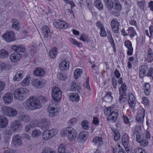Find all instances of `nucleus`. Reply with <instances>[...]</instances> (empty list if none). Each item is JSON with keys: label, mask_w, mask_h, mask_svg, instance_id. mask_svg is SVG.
Wrapping results in <instances>:
<instances>
[{"label": "nucleus", "mask_w": 153, "mask_h": 153, "mask_svg": "<svg viewBox=\"0 0 153 153\" xmlns=\"http://www.w3.org/2000/svg\"><path fill=\"white\" fill-rule=\"evenodd\" d=\"M3 39L7 42H10L15 39V33L12 31H9L7 33L4 34L2 36Z\"/></svg>", "instance_id": "1a4fd4ad"}, {"label": "nucleus", "mask_w": 153, "mask_h": 153, "mask_svg": "<svg viewBox=\"0 0 153 153\" xmlns=\"http://www.w3.org/2000/svg\"><path fill=\"white\" fill-rule=\"evenodd\" d=\"M114 134V139L115 140L118 141L120 139V136L119 131L117 130H114L113 131Z\"/></svg>", "instance_id": "09e8293b"}, {"label": "nucleus", "mask_w": 153, "mask_h": 153, "mask_svg": "<svg viewBox=\"0 0 153 153\" xmlns=\"http://www.w3.org/2000/svg\"><path fill=\"white\" fill-rule=\"evenodd\" d=\"M1 111L4 116L9 117L15 116L17 113L14 108L7 106H2L1 108Z\"/></svg>", "instance_id": "20e7f679"}, {"label": "nucleus", "mask_w": 153, "mask_h": 153, "mask_svg": "<svg viewBox=\"0 0 153 153\" xmlns=\"http://www.w3.org/2000/svg\"><path fill=\"white\" fill-rule=\"evenodd\" d=\"M8 124V120L7 117L4 115L0 116V128L6 127Z\"/></svg>", "instance_id": "412c9836"}, {"label": "nucleus", "mask_w": 153, "mask_h": 153, "mask_svg": "<svg viewBox=\"0 0 153 153\" xmlns=\"http://www.w3.org/2000/svg\"><path fill=\"white\" fill-rule=\"evenodd\" d=\"M62 96V93L60 89L56 86L52 88V97L55 101L59 102L60 101Z\"/></svg>", "instance_id": "39448f33"}, {"label": "nucleus", "mask_w": 153, "mask_h": 153, "mask_svg": "<svg viewBox=\"0 0 153 153\" xmlns=\"http://www.w3.org/2000/svg\"><path fill=\"white\" fill-rule=\"evenodd\" d=\"M41 131L37 129L34 130L31 132V136L33 137H37L41 134Z\"/></svg>", "instance_id": "c03bdc74"}, {"label": "nucleus", "mask_w": 153, "mask_h": 153, "mask_svg": "<svg viewBox=\"0 0 153 153\" xmlns=\"http://www.w3.org/2000/svg\"><path fill=\"white\" fill-rule=\"evenodd\" d=\"M136 153H146L145 151L140 148H137L135 150Z\"/></svg>", "instance_id": "69168bd1"}, {"label": "nucleus", "mask_w": 153, "mask_h": 153, "mask_svg": "<svg viewBox=\"0 0 153 153\" xmlns=\"http://www.w3.org/2000/svg\"><path fill=\"white\" fill-rule=\"evenodd\" d=\"M128 103L131 108H134L135 106V102L134 95L132 94H129Z\"/></svg>", "instance_id": "b1692460"}, {"label": "nucleus", "mask_w": 153, "mask_h": 153, "mask_svg": "<svg viewBox=\"0 0 153 153\" xmlns=\"http://www.w3.org/2000/svg\"><path fill=\"white\" fill-rule=\"evenodd\" d=\"M9 53L7 51L4 49H2L0 50V58H3L8 57Z\"/></svg>", "instance_id": "ea45409f"}, {"label": "nucleus", "mask_w": 153, "mask_h": 153, "mask_svg": "<svg viewBox=\"0 0 153 153\" xmlns=\"http://www.w3.org/2000/svg\"><path fill=\"white\" fill-rule=\"evenodd\" d=\"M50 133H51L48 130H45L42 133L43 140L47 141L52 137V135H51Z\"/></svg>", "instance_id": "bb28decb"}, {"label": "nucleus", "mask_w": 153, "mask_h": 153, "mask_svg": "<svg viewBox=\"0 0 153 153\" xmlns=\"http://www.w3.org/2000/svg\"><path fill=\"white\" fill-rule=\"evenodd\" d=\"M49 112V115L51 117H53L56 116V114L58 113L59 111L58 108H56L55 109L51 108V109H47Z\"/></svg>", "instance_id": "72a5a7b5"}, {"label": "nucleus", "mask_w": 153, "mask_h": 153, "mask_svg": "<svg viewBox=\"0 0 153 153\" xmlns=\"http://www.w3.org/2000/svg\"><path fill=\"white\" fill-rule=\"evenodd\" d=\"M120 25V23L116 19H114L111 21V26L113 31L114 33H117L119 32V26Z\"/></svg>", "instance_id": "ddd939ff"}, {"label": "nucleus", "mask_w": 153, "mask_h": 153, "mask_svg": "<svg viewBox=\"0 0 153 153\" xmlns=\"http://www.w3.org/2000/svg\"><path fill=\"white\" fill-rule=\"evenodd\" d=\"M114 2V11H112L111 13L112 15H114L115 13L121 10H122V7L121 5L118 0H113Z\"/></svg>", "instance_id": "f3484780"}, {"label": "nucleus", "mask_w": 153, "mask_h": 153, "mask_svg": "<svg viewBox=\"0 0 153 153\" xmlns=\"http://www.w3.org/2000/svg\"><path fill=\"white\" fill-rule=\"evenodd\" d=\"M153 60V54L151 48H149L148 50L147 57L146 61L149 62H151Z\"/></svg>", "instance_id": "c9c22d12"}, {"label": "nucleus", "mask_w": 153, "mask_h": 153, "mask_svg": "<svg viewBox=\"0 0 153 153\" xmlns=\"http://www.w3.org/2000/svg\"><path fill=\"white\" fill-rule=\"evenodd\" d=\"M11 48L13 50L18 53L24 52L26 50L25 46L22 45L18 46L16 45H13L11 47Z\"/></svg>", "instance_id": "a211bd4d"}, {"label": "nucleus", "mask_w": 153, "mask_h": 153, "mask_svg": "<svg viewBox=\"0 0 153 153\" xmlns=\"http://www.w3.org/2000/svg\"><path fill=\"white\" fill-rule=\"evenodd\" d=\"M22 57V55L21 54L15 51L10 55V58L12 62H16L20 60Z\"/></svg>", "instance_id": "f8f14e48"}, {"label": "nucleus", "mask_w": 153, "mask_h": 153, "mask_svg": "<svg viewBox=\"0 0 153 153\" xmlns=\"http://www.w3.org/2000/svg\"><path fill=\"white\" fill-rule=\"evenodd\" d=\"M92 142L97 146H99L103 143L102 138L99 137H95L93 140Z\"/></svg>", "instance_id": "473e14b6"}, {"label": "nucleus", "mask_w": 153, "mask_h": 153, "mask_svg": "<svg viewBox=\"0 0 153 153\" xmlns=\"http://www.w3.org/2000/svg\"><path fill=\"white\" fill-rule=\"evenodd\" d=\"M5 86V83L0 80V92L4 90Z\"/></svg>", "instance_id": "680f3d73"}, {"label": "nucleus", "mask_w": 153, "mask_h": 153, "mask_svg": "<svg viewBox=\"0 0 153 153\" xmlns=\"http://www.w3.org/2000/svg\"><path fill=\"white\" fill-rule=\"evenodd\" d=\"M69 63L68 61L64 60L59 65V68L61 71L68 69Z\"/></svg>", "instance_id": "5701e85b"}, {"label": "nucleus", "mask_w": 153, "mask_h": 153, "mask_svg": "<svg viewBox=\"0 0 153 153\" xmlns=\"http://www.w3.org/2000/svg\"><path fill=\"white\" fill-rule=\"evenodd\" d=\"M94 5L100 10L102 9L103 6L100 0H96L94 2Z\"/></svg>", "instance_id": "79ce46f5"}, {"label": "nucleus", "mask_w": 153, "mask_h": 153, "mask_svg": "<svg viewBox=\"0 0 153 153\" xmlns=\"http://www.w3.org/2000/svg\"><path fill=\"white\" fill-rule=\"evenodd\" d=\"M48 131H49V132L51 133L50 134L51 135H52V137L56 135L57 133V130L56 128H53L51 130H49Z\"/></svg>", "instance_id": "052dcab7"}, {"label": "nucleus", "mask_w": 153, "mask_h": 153, "mask_svg": "<svg viewBox=\"0 0 153 153\" xmlns=\"http://www.w3.org/2000/svg\"><path fill=\"white\" fill-rule=\"evenodd\" d=\"M71 89L74 91H77L80 92L81 89L79 84L78 83H76L75 81L73 82L71 86Z\"/></svg>", "instance_id": "7c9ffc66"}, {"label": "nucleus", "mask_w": 153, "mask_h": 153, "mask_svg": "<svg viewBox=\"0 0 153 153\" xmlns=\"http://www.w3.org/2000/svg\"><path fill=\"white\" fill-rule=\"evenodd\" d=\"M79 39L83 42H85L87 40V36L85 35L84 33H83L80 36Z\"/></svg>", "instance_id": "e2e57ef3"}, {"label": "nucleus", "mask_w": 153, "mask_h": 153, "mask_svg": "<svg viewBox=\"0 0 153 153\" xmlns=\"http://www.w3.org/2000/svg\"><path fill=\"white\" fill-rule=\"evenodd\" d=\"M12 27L13 28H15L17 30H19L20 27L19 26V22L16 19H12Z\"/></svg>", "instance_id": "c85d7f7f"}, {"label": "nucleus", "mask_w": 153, "mask_h": 153, "mask_svg": "<svg viewBox=\"0 0 153 153\" xmlns=\"http://www.w3.org/2000/svg\"><path fill=\"white\" fill-rule=\"evenodd\" d=\"M142 113L139 112L136 117V120L137 123L140 124L143 123V119L145 115V110L142 108L141 109Z\"/></svg>", "instance_id": "4be33fe9"}, {"label": "nucleus", "mask_w": 153, "mask_h": 153, "mask_svg": "<svg viewBox=\"0 0 153 153\" xmlns=\"http://www.w3.org/2000/svg\"><path fill=\"white\" fill-rule=\"evenodd\" d=\"M70 100L73 102H77L79 100V96L78 95L74 93H72L69 97Z\"/></svg>", "instance_id": "c756f323"}, {"label": "nucleus", "mask_w": 153, "mask_h": 153, "mask_svg": "<svg viewBox=\"0 0 153 153\" xmlns=\"http://www.w3.org/2000/svg\"><path fill=\"white\" fill-rule=\"evenodd\" d=\"M4 102L6 104H10L13 101V96L12 93H8L4 94L3 97Z\"/></svg>", "instance_id": "dca6fc26"}, {"label": "nucleus", "mask_w": 153, "mask_h": 153, "mask_svg": "<svg viewBox=\"0 0 153 153\" xmlns=\"http://www.w3.org/2000/svg\"><path fill=\"white\" fill-rule=\"evenodd\" d=\"M128 33L130 37L132 38L136 34V33L134 28L132 27H130L128 29Z\"/></svg>", "instance_id": "49530a36"}, {"label": "nucleus", "mask_w": 153, "mask_h": 153, "mask_svg": "<svg viewBox=\"0 0 153 153\" xmlns=\"http://www.w3.org/2000/svg\"><path fill=\"white\" fill-rule=\"evenodd\" d=\"M24 76V74L23 71H19L16 72L15 76L13 77V80L17 81H20Z\"/></svg>", "instance_id": "393cba45"}, {"label": "nucleus", "mask_w": 153, "mask_h": 153, "mask_svg": "<svg viewBox=\"0 0 153 153\" xmlns=\"http://www.w3.org/2000/svg\"><path fill=\"white\" fill-rule=\"evenodd\" d=\"M57 104V103L56 102H52L50 104L47 109H51H51H52V108L55 109L58 108L56 106Z\"/></svg>", "instance_id": "864d4df0"}, {"label": "nucleus", "mask_w": 153, "mask_h": 153, "mask_svg": "<svg viewBox=\"0 0 153 153\" xmlns=\"http://www.w3.org/2000/svg\"><path fill=\"white\" fill-rule=\"evenodd\" d=\"M33 73L35 76L41 77L44 75L45 71L41 68H37L35 70Z\"/></svg>", "instance_id": "a878e982"}, {"label": "nucleus", "mask_w": 153, "mask_h": 153, "mask_svg": "<svg viewBox=\"0 0 153 153\" xmlns=\"http://www.w3.org/2000/svg\"><path fill=\"white\" fill-rule=\"evenodd\" d=\"M26 105L28 108L31 110L40 108L42 106L41 102L35 96L30 97L27 100Z\"/></svg>", "instance_id": "f257e3e1"}, {"label": "nucleus", "mask_w": 153, "mask_h": 153, "mask_svg": "<svg viewBox=\"0 0 153 153\" xmlns=\"http://www.w3.org/2000/svg\"><path fill=\"white\" fill-rule=\"evenodd\" d=\"M139 76L140 78H142L148 70V67L146 65H143L139 68Z\"/></svg>", "instance_id": "aec40b11"}, {"label": "nucleus", "mask_w": 153, "mask_h": 153, "mask_svg": "<svg viewBox=\"0 0 153 153\" xmlns=\"http://www.w3.org/2000/svg\"><path fill=\"white\" fill-rule=\"evenodd\" d=\"M108 38L109 42L111 43V44L113 46H114L115 44L114 40L113 39L111 34L110 33L108 35Z\"/></svg>", "instance_id": "5fc2aeb1"}, {"label": "nucleus", "mask_w": 153, "mask_h": 153, "mask_svg": "<svg viewBox=\"0 0 153 153\" xmlns=\"http://www.w3.org/2000/svg\"><path fill=\"white\" fill-rule=\"evenodd\" d=\"M60 133L62 136L66 135L69 140H72L75 138L77 135L76 130L71 127L62 129Z\"/></svg>", "instance_id": "f03ea898"}, {"label": "nucleus", "mask_w": 153, "mask_h": 153, "mask_svg": "<svg viewBox=\"0 0 153 153\" xmlns=\"http://www.w3.org/2000/svg\"><path fill=\"white\" fill-rule=\"evenodd\" d=\"M22 127L20 122L19 120H15L10 125L11 129L13 131H15L18 129H21Z\"/></svg>", "instance_id": "2eb2a0df"}, {"label": "nucleus", "mask_w": 153, "mask_h": 153, "mask_svg": "<svg viewBox=\"0 0 153 153\" xmlns=\"http://www.w3.org/2000/svg\"><path fill=\"white\" fill-rule=\"evenodd\" d=\"M53 24L56 28L60 29H66L68 27V24L67 23L59 19L55 21Z\"/></svg>", "instance_id": "9b49d317"}, {"label": "nucleus", "mask_w": 153, "mask_h": 153, "mask_svg": "<svg viewBox=\"0 0 153 153\" xmlns=\"http://www.w3.org/2000/svg\"><path fill=\"white\" fill-rule=\"evenodd\" d=\"M12 145L14 146H20L23 145L21 137L19 134L13 135L11 142Z\"/></svg>", "instance_id": "0eeeda50"}, {"label": "nucleus", "mask_w": 153, "mask_h": 153, "mask_svg": "<svg viewBox=\"0 0 153 153\" xmlns=\"http://www.w3.org/2000/svg\"><path fill=\"white\" fill-rule=\"evenodd\" d=\"M112 84L113 87L114 88H116L117 86V82L116 79L115 78L112 79Z\"/></svg>", "instance_id": "0e129e2a"}, {"label": "nucleus", "mask_w": 153, "mask_h": 153, "mask_svg": "<svg viewBox=\"0 0 153 153\" xmlns=\"http://www.w3.org/2000/svg\"><path fill=\"white\" fill-rule=\"evenodd\" d=\"M29 94V90L24 88H20L16 89L14 92V98L21 100H25Z\"/></svg>", "instance_id": "7ed1b4c3"}, {"label": "nucleus", "mask_w": 153, "mask_h": 153, "mask_svg": "<svg viewBox=\"0 0 153 153\" xmlns=\"http://www.w3.org/2000/svg\"><path fill=\"white\" fill-rule=\"evenodd\" d=\"M71 42L74 45L77 46L79 47H81L82 46V44L79 42H78L74 39H72L71 40Z\"/></svg>", "instance_id": "6e6d98bb"}, {"label": "nucleus", "mask_w": 153, "mask_h": 153, "mask_svg": "<svg viewBox=\"0 0 153 153\" xmlns=\"http://www.w3.org/2000/svg\"><path fill=\"white\" fill-rule=\"evenodd\" d=\"M82 72V70L80 69H76L74 72V79H77L80 76Z\"/></svg>", "instance_id": "a19ab883"}, {"label": "nucleus", "mask_w": 153, "mask_h": 153, "mask_svg": "<svg viewBox=\"0 0 153 153\" xmlns=\"http://www.w3.org/2000/svg\"><path fill=\"white\" fill-rule=\"evenodd\" d=\"M111 108H108L104 110V112L105 115L109 116L111 112Z\"/></svg>", "instance_id": "bf43d9fd"}, {"label": "nucleus", "mask_w": 153, "mask_h": 153, "mask_svg": "<svg viewBox=\"0 0 153 153\" xmlns=\"http://www.w3.org/2000/svg\"><path fill=\"white\" fill-rule=\"evenodd\" d=\"M42 153H56L55 152L51 151L48 149H45L43 150Z\"/></svg>", "instance_id": "774afa93"}, {"label": "nucleus", "mask_w": 153, "mask_h": 153, "mask_svg": "<svg viewBox=\"0 0 153 153\" xmlns=\"http://www.w3.org/2000/svg\"><path fill=\"white\" fill-rule=\"evenodd\" d=\"M32 85L37 88H42L45 85V81L41 79H34L31 81Z\"/></svg>", "instance_id": "6e6552de"}, {"label": "nucleus", "mask_w": 153, "mask_h": 153, "mask_svg": "<svg viewBox=\"0 0 153 153\" xmlns=\"http://www.w3.org/2000/svg\"><path fill=\"white\" fill-rule=\"evenodd\" d=\"M122 142L123 146H127L129 143V138L128 134H125L123 136Z\"/></svg>", "instance_id": "e433bc0d"}, {"label": "nucleus", "mask_w": 153, "mask_h": 153, "mask_svg": "<svg viewBox=\"0 0 153 153\" xmlns=\"http://www.w3.org/2000/svg\"><path fill=\"white\" fill-rule=\"evenodd\" d=\"M126 87L125 83L122 84L119 89L120 97L119 100L120 103H124L127 101L126 95Z\"/></svg>", "instance_id": "423d86ee"}, {"label": "nucleus", "mask_w": 153, "mask_h": 153, "mask_svg": "<svg viewBox=\"0 0 153 153\" xmlns=\"http://www.w3.org/2000/svg\"><path fill=\"white\" fill-rule=\"evenodd\" d=\"M9 65L4 62L0 63V71H5L9 68Z\"/></svg>", "instance_id": "a18cd8bd"}, {"label": "nucleus", "mask_w": 153, "mask_h": 153, "mask_svg": "<svg viewBox=\"0 0 153 153\" xmlns=\"http://www.w3.org/2000/svg\"><path fill=\"white\" fill-rule=\"evenodd\" d=\"M100 34L102 37H105L107 36V34L104 27L100 29Z\"/></svg>", "instance_id": "4d7b16f0"}, {"label": "nucleus", "mask_w": 153, "mask_h": 153, "mask_svg": "<svg viewBox=\"0 0 153 153\" xmlns=\"http://www.w3.org/2000/svg\"><path fill=\"white\" fill-rule=\"evenodd\" d=\"M57 52V48L55 47H53L52 50L49 51V55L52 58H54L56 56Z\"/></svg>", "instance_id": "4c0bfd02"}, {"label": "nucleus", "mask_w": 153, "mask_h": 153, "mask_svg": "<svg viewBox=\"0 0 153 153\" xmlns=\"http://www.w3.org/2000/svg\"><path fill=\"white\" fill-rule=\"evenodd\" d=\"M57 77L58 79L61 80H65L66 79V76H63L62 74L59 73L57 74Z\"/></svg>", "instance_id": "338daca9"}, {"label": "nucleus", "mask_w": 153, "mask_h": 153, "mask_svg": "<svg viewBox=\"0 0 153 153\" xmlns=\"http://www.w3.org/2000/svg\"><path fill=\"white\" fill-rule=\"evenodd\" d=\"M81 125L82 128L83 129L87 130L89 128V124L88 121L83 120L82 122Z\"/></svg>", "instance_id": "de8ad7c7"}, {"label": "nucleus", "mask_w": 153, "mask_h": 153, "mask_svg": "<svg viewBox=\"0 0 153 153\" xmlns=\"http://www.w3.org/2000/svg\"><path fill=\"white\" fill-rule=\"evenodd\" d=\"M141 147H143L147 146L148 144V141L146 140H141V142H139Z\"/></svg>", "instance_id": "603ef678"}, {"label": "nucleus", "mask_w": 153, "mask_h": 153, "mask_svg": "<svg viewBox=\"0 0 153 153\" xmlns=\"http://www.w3.org/2000/svg\"><path fill=\"white\" fill-rule=\"evenodd\" d=\"M105 5L109 10L111 11L114 7V3L111 0H104Z\"/></svg>", "instance_id": "cd10ccee"}, {"label": "nucleus", "mask_w": 153, "mask_h": 153, "mask_svg": "<svg viewBox=\"0 0 153 153\" xmlns=\"http://www.w3.org/2000/svg\"><path fill=\"white\" fill-rule=\"evenodd\" d=\"M42 34L45 40L50 39L51 33L49 27L47 25L44 26L42 28Z\"/></svg>", "instance_id": "9d476101"}, {"label": "nucleus", "mask_w": 153, "mask_h": 153, "mask_svg": "<svg viewBox=\"0 0 153 153\" xmlns=\"http://www.w3.org/2000/svg\"><path fill=\"white\" fill-rule=\"evenodd\" d=\"M144 91L146 95H149L150 93V85L148 83L146 82L144 84Z\"/></svg>", "instance_id": "58836bf2"}, {"label": "nucleus", "mask_w": 153, "mask_h": 153, "mask_svg": "<svg viewBox=\"0 0 153 153\" xmlns=\"http://www.w3.org/2000/svg\"><path fill=\"white\" fill-rule=\"evenodd\" d=\"M65 145L64 144H60L58 147V153H65Z\"/></svg>", "instance_id": "37998d69"}, {"label": "nucleus", "mask_w": 153, "mask_h": 153, "mask_svg": "<svg viewBox=\"0 0 153 153\" xmlns=\"http://www.w3.org/2000/svg\"><path fill=\"white\" fill-rule=\"evenodd\" d=\"M38 98L39 101L41 102H42L44 103H46L47 101L48 100L47 98L43 96H40Z\"/></svg>", "instance_id": "13d9d810"}, {"label": "nucleus", "mask_w": 153, "mask_h": 153, "mask_svg": "<svg viewBox=\"0 0 153 153\" xmlns=\"http://www.w3.org/2000/svg\"><path fill=\"white\" fill-rule=\"evenodd\" d=\"M88 133L86 131L81 132L79 134V138L81 140V141L84 142L86 139V137L88 136Z\"/></svg>", "instance_id": "2f4dec72"}, {"label": "nucleus", "mask_w": 153, "mask_h": 153, "mask_svg": "<svg viewBox=\"0 0 153 153\" xmlns=\"http://www.w3.org/2000/svg\"><path fill=\"white\" fill-rule=\"evenodd\" d=\"M19 119L21 121L25 122H28L31 120L29 115H20L19 116Z\"/></svg>", "instance_id": "f704fd0d"}, {"label": "nucleus", "mask_w": 153, "mask_h": 153, "mask_svg": "<svg viewBox=\"0 0 153 153\" xmlns=\"http://www.w3.org/2000/svg\"><path fill=\"white\" fill-rule=\"evenodd\" d=\"M104 99L106 102H110L111 101L113 98L111 96V93H107L104 97Z\"/></svg>", "instance_id": "8fccbe9b"}, {"label": "nucleus", "mask_w": 153, "mask_h": 153, "mask_svg": "<svg viewBox=\"0 0 153 153\" xmlns=\"http://www.w3.org/2000/svg\"><path fill=\"white\" fill-rule=\"evenodd\" d=\"M50 125V121L47 119H41L39 122V126L42 129L48 128Z\"/></svg>", "instance_id": "4468645a"}, {"label": "nucleus", "mask_w": 153, "mask_h": 153, "mask_svg": "<svg viewBox=\"0 0 153 153\" xmlns=\"http://www.w3.org/2000/svg\"><path fill=\"white\" fill-rule=\"evenodd\" d=\"M118 116L117 111L116 110H115L114 111L112 110L110 115L108 117L107 120L108 121L112 120V122H114L117 120Z\"/></svg>", "instance_id": "6ab92c4d"}, {"label": "nucleus", "mask_w": 153, "mask_h": 153, "mask_svg": "<svg viewBox=\"0 0 153 153\" xmlns=\"http://www.w3.org/2000/svg\"><path fill=\"white\" fill-rule=\"evenodd\" d=\"M30 79L29 77L27 76L22 82L21 84L23 86H26L28 85L29 84Z\"/></svg>", "instance_id": "3c124183"}]
</instances>
